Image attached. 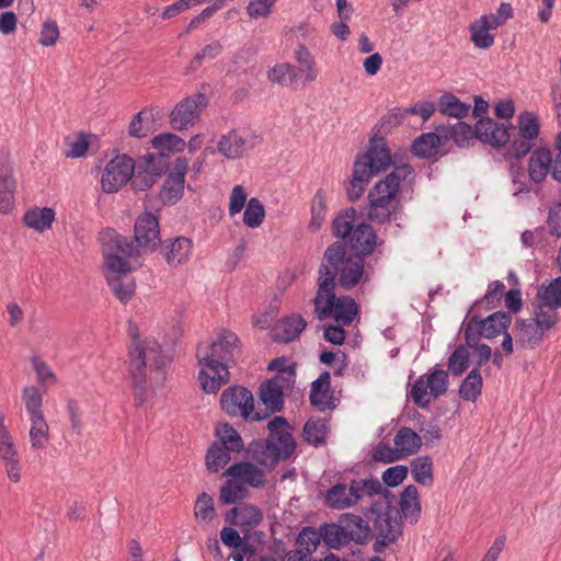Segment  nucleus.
Masks as SVG:
<instances>
[{"instance_id": "nucleus-57", "label": "nucleus", "mask_w": 561, "mask_h": 561, "mask_svg": "<svg viewBox=\"0 0 561 561\" xmlns=\"http://www.w3.org/2000/svg\"><path fill=\"white\" fill-rule=\"evenodd\" d=\"M194 515L197 520L209 523L216 517L214 499L206 492L198 495L194 505Z\"/></svg>"}, {"instance_id": "nucleus-18", "label": "nucleus", "mask_w": 561, "mask_h": 561, "mask_svg": "<svg viewBox=\"0 0 561 561\" xmlns=\"http://www.w3.org/2000/svg\"><path fill=\"white\" fill-rule=\"evenodd\" d=\"M188 169V161L185 158H178L174 162L172 172L167 176L160 198L164 204H175L183 196L185 174Z\"/></svg>"}, {"instance_id": "nucleus-45", "label": "nucleus", "mask_w": 561, "mask_h": 561, "mask_svg": "<svg viewBox=\"0 0 561 561\" xmlns=\"http://www.w3.org/2000/svg\"><path fill=\"white\" fill-rule=\"evenodd\" d=\"M482 376L478 368H473L459 387V396L466 401H476L481 394Z\"/></svg>"}, {"instance_id": "nucleus-34", "label": "nucleus", "mask_w": 561, "mask_h": 561, "mask_svg": "<svg viewBox=\"0 0 561 561\" xmlns=\"http://www.w3.org/2000/svg\"><path fill=\"white\" fill-rule=\"evenodd\" d=\"M152 147L159 151V156L167 160L171 153L182 152L186 142L180 136L171 133L157 135L151 140Z\"/></svg>"}, {"instance_id": "nucleus-60", "label": "nucleus", "mask_w": 561, "mask_h": 561, "mask_svg": "<svg viewBox=\"0 0 561 561\" xmlns=\"http://www.w3.org/2000/svg\"><path fill=\"white\" fill-rule=\"evenodd\" d=\"M325 204L324 194L322 191H318L313 197L311 206V220L309 222V229L311 231H318L325 219Z\"/></svg>"}, {"instance_id": "nucleus-51", "label": "nucleus", "mask_w": 561, "mask_h": 561, "mask_svg": "<svg viewBox=\"0 0 561 561\" xmlns=\"http://www.w3.org/2000/svg\"><path fill=\"white\" fill-rule=\"evenodd\" d=\"M297 76V69L288 62L275 65L267 72V79L271 82L285 87L291 85L296 81Z\"/></svg>"}, {"instance_id": "nucleus-58", "label": "nucleus", "mask_w": 561, "mask_h": 561, "mask_svg": "<svg viewBox=\"0 0 561 561\" xmlns=\"http://www.w3.org/2000/svg\"><path fill=\"white\" fill-rule=\"evenodd\" d=\"M0 459L3 463V467L5 469V472L8 474V478L11 482L18 483L21 480V471L22 466L20 462L19 453L16 449V446L12 448V450H9L4 453L2 456H0Z\"/></svg>"}, {"instance_id": "nucleus-13", "label": "nucleus", "mask_w": 561, "mask_h": 561, "mask_svg": "<svg viewBox=\"0 0 561 561\" xmlns=\"http://www.w3.org/2000/svg\"><path fill=\"white\" fill-rule=\"evenodd\" d=\"M221 409L231 416H242L244 420L260 421L262 416L254 412V399L243 387H230L220 398Z\"/></svg>"}, {"instance_id": "nucleus-64", "label": "nucleus", "mask_w": 561, "mask_h": 561, "mask_svg": "<svg viewBox=\"0 0 561 561\" xmlns=\"http://www.w3.org/2000/svg\"><path fill=\"white\" fill-rule=\"evenodd\" d=\"M519 135L522 138L535 139L539 133L538 121L531 113L525 112L518 117Z\"/></svg>"}, {"instance_id": "nucleus-48", "label": "nucleus", "mask_w": 561, "mask_h": 561, "mask_svg": "<svg viewBox=\"0 0 561 561\" xmlns=\"http://www.w3.org/2000/svg\"><path fill=\"white\" fill-rule=\"evenodd\" d=\"M537 300L556 309L561 308V276L548 285H541L537 291Z\"/></svg>"}, {"instance_id": "nucleus-42", "label": "nucleus", "mask_w": 561, "mask_h": 561, "mask_svg": "<svg viewBox=\"0 0 561 561\" xmlns=\"http://www.w3.org/2000/svg\"><path fill=\"white\" fill-rule=\"evenodd\" d=\"M440 138L435 133H426L417 137L412 145V152L420 158H430L437 153Z\"/></svg>"}, {"instance_id": "nucleus-7", "label": "nucleus", "mask_w": 561, "mask_h": 561, "mask_svg": "<svg viewBox=\"0 0 561 561\" xmlns=\"http://www.w3.org/2000/svg\"><path fill=\"white\" fill-rule=\"evenodd\" d=\"M381 482L376 479L352 480L350 484L336 483L331 486L325 495V504L332 510H346L355 506L365 497H370L382 492Z\"/></svg>"}, {"instance_id": "nucleus-55", "label": "nucleus", "mask_w": 561, "mask_h": 561, "mask_svg": "<svg viewBox=\"0 0 561 561\" xmlns=\"http://www.w3.org/2000/svg\"><path fill=\"white\" fill-rule=\"evenodd\" d=\"M356 210L348 208L344 213L336 216L333 220L334 234L342 239H348L354 230Z\"/></svg>"}, {"instance_id": "nucleus-35", "label": "nucleus", "mask_w": 561, "mask_h": 561, "mask_svg": "<svg viewBox=\"0 0 561 561\" xmlns=\"http://www.w3.org/2000/svg\"><path fill=\"white\" fill-rule=\"evenodd\" d=\"M54 220L55 211L50 207L32 208L27 210L23 217L24 224L38 232L49 229Z\"/></svg>"}, {"instance_id": "nucleus-12", "label": "nucleus", "mask_w": 561, "mask_h": 561, "mask_svg": "<svg viewBox=\"0 0 561 561\" xmlns=\"http://www.w3.org/2000/svg\"><path fill=\"white\" fill-rule=\"evenodd\" d=\"M135 173V161L127 154H117L104 167L101 176V188L106 194L118 192Z\"/></svg>"}, {"instance_id": "nucleus-44", "label": "nucleus", "mask_w": 561, "mask_h": 561, "mask_svg": "<svg viewBox=\"0 0 561 561\" xmlns=\"http://www.w3.org/2000/svg\"><path fill=\"white\" fill-rule=\"evenodd\" d=\"M530 319L543 331L548 332L559 322V314L556 308L542 301H538L534 310V316Z\"/></svg>"}, {"instance_id": "nucleus-3", "label": "nucleus", "mask_w": 561, "mask_h": 561, "mask_svg": "<svg viewBox=\"0 0 561 561\" xmlns=\"http://www.w3.org/2000/svg\"><path fill=\"white\" fill-rule=\"evenodd\" d=\"M335 274L328 266L319 267L318 290L313 299L319 320L333 319L335 323L350 325L358 314V305L350 296L335 295Z\"/></svg>"}, {"instance_id": "nucleus-14", "label": "nucleus", "mask_w": 561, "mask_h": 561, "mask_svg": "<svg viewBox=\"0 0 561 561\" xmlns=\"http://www.w3.org/2000/svg\"><path fill=\"white\" fill-rule=\"evenodd\" d=\"M208 100L203 93H195L179 102L170 113V125L182 131L193 126L207 106Z\"/></svg>"}, {"instance_id": "nucleus-43", "label": "nucleus", "mask_w": 561, "mask_h": 561, "mask_svg": "<svg viewBox=\"0 0 561 561\" xmlns=\"http://www.w3.org/2000/svg\"><path fill=\"white\" fill-rule=\"evenodd\" d=\"M248 488L236 478L229 477L219 491V501L224 505L233 504L248 496Z\"/></svg>"}, {"instance_id": "nucleus-39", "label": "nucleus", "mask_w": 561, "mask_h": 561, "mask_svg": "<svg viewBox=\"0 0 561 561\" xmlns=\"http://www.w3.org/2000/svg\"><path fill=\"white\" fill-rule=\"evenodd\" d=\"M438 110L445 116L463 118L468 115L470 105L462 103L453 93L446 92L438 100Z\"/></svg>"}, {"instance_id": "nucleus-32", "label": "nucleus", "mask_w": 561, "mask_h": 561, "mask_svg": "<svg viewBox=\"0 0 561 561\" xmlns=\"http://www.w3.org/2000/svg\"><path fill=\"white\" fill-rule=\"evenodd\" d=\"M250 148L249 140L234 129L222 135L218 141V151L228 159H238Z\"/></svg>"}, {"instance_id": "nucleus-56", "label": "nucleus", "mask_w": 561, "mask_h": 561, "mask_svg": "<svg viewBox=\"0 0 561 561\" xmlns=\"http://www.w3.org/2000/svg\"><path fill=\"white\" fill-rule=\"evenodd\" d=\"M265 217L264 206L256 197L249 199L243 214V222L249 228H257L261 226Z\"/></svg>"}, {"instance_id": "nucleus-1", "label": "nucleus", "mask_w": 561, "mask_h": 561, "mask_svg": "<svg viewBox=\"0 0 561 561\" xmlns=\"http://www.w3.org/2000/svg\"><path fill=\"white\" fill-rule=\"evenodd\" d=\"M238 336L230 331H221L211 343H201L196 357L199 366L198 380L207 393H216L228 383V363L239 352Z\"/></svg>"}, {"instance_id": "nucleus-63", "label": "nucleus", "mask_w": 561, "mask_h": 561, "mask_svg": "<svg viewBox=\"0 0 561 561\" xmlns=\"http://www.w3.org/2000/svg\"><path fill=\"white\" fill-rule=\"evenodd\" d=\"M222 51V45L218 41H214L206 45L199 53H197L190 62V69L197 70L205 60L216 58Z\"/></svg>"}, {"instance_id": "nucleus-21", "label": "nucleus", "mask_w": 561, "mask_h": 561, "mask_svg": "<svg viewBox=\"0 0 561 561\" xmlns=\"http://www.w3.org/2000/svg\"><path fill=\"white\" fill-rule=\"evenodd\" d=\"M262 519V512L249 503H241L232 507L226 515V522L239 527L242 531H250L255 528Z\"/></svg>"}, {"instance_id": "nucleus-53", "label": "nucleus", "mask_w": 561, "mask_h": 561, "mask_svg": "<svg viewBox=\"0 0 561 561\" xmlns=\"http://www.w3.org/2000/svg\"><path fill=\"white\" fill-rule=\"evenodd\" d=\"M411 471L414 480L423 485L433 483V462L430 457L415 458L411 463Z\"/></svg>"}, {"instance_id": "nucleus-11", "label": "nucleus", "mask_w": 561, "mask_h": 561, "mask_svg": "<svg viewBox=\"0 0 561 561\" xmlns=\"http://www.w3.org/2000/svg\"><path fill=\"white\" fill-rule=\"evenodd\" d=\"M448 373L440 368L420 376L412 385L409 396L421 409H426L432 399H437L447 392Z\"/></svg>"}, {"instance_id": "nucleus-15", "label": "nucleus", "mask_w": 561, "mask_h": 561, "mask_svg": "<svg viewBox=\"0 0 561 561\" xmlns=\"http://www.w3.org/2000/svg\"><path fill=\"white\" fill-rule=\"evenodd\" d=\"M168 168V161L149 153L135 163L133 186L136 191H147L152 187Z\"/></svg>"}, {"instance_id": "nucleus-54", "label": "nucleus", "mask_w": 561, "mask_h": 561, "mask_svg": "<svg viewBox=\"0 0 561 561\" xmlns=\"http://www.w3.org/2000/svg\"><path fill=\"white\" fill-rule=\"evenodd\" d=\"M327 433V422L322 419H309L304 426L305 439L314 446L324 443Z\"/></svg>"}, {"instance_id": "nucleus-4", "label": "nucleus", "mask_w": 561, "mask_h": 561, "mask_svg": "<svg viewBox=\"0 0 561 561\" xmlns=\"http://www.w3.org/2000/svg\"><path fill=\"white\" fill-rule=\"evenodd\" d=\"M102 245L112 248L126 257H138L142 253L153 252L160 244V228L157 217L151 213L139 216L135 222L134 240H128L107 229L100 233Z\"/></svg>"}, {"instance_id": "nucleus-49", "label": "nucleus", "mask_w": 561, "mask_h": 561, "mask_svg": "<svg viewBox=\"0 0 561 561\" xmlns=\"http://www.w3.org/2000/svg\"><path fill=\"white\" fill-rule=\"evenodd\" d=\"M216 435L219 439L218 444L231 451L239 453L243 448L241 436L228 423L220 424L216 428Z\"/></svg>"}, {"instance_id": "nucleus-10", "label": "nucleus", "mask_w": 561, "mask_h": 561, "mask_svg": "<svg viewBox=\"0 0 561 561\" xmlns=\"http://www.w3.org/2000/svg\"><path fill=\"white\" fill-rule=\"evenodd\" d=\"M282 364L280 359H275L270 364L268 368L276 369L277 374L260 387V399L266 409L272 412H278L283 409L284 391L295 382L294 368L280 367Z\"/></svg>"}, {"instance_id": "nucleus-40", "label": "nucleus", "mask_w": 561, "mask_h": 561, "mask_svg": "<svg viewBox=\"0 0 561 561\" xmlns=\"http://www.w3.org/2000/svg\"><path fill=\"white\" fill-rule=\"evenodd\" d=\"M330 374L322 373L311 385L310 402L312 405L324 410L329 403Z\"/></svg>"}, {"instance_id": "nucleus-46", "label": "nucleus", "mask_w": 561, "mask_h": 561, "mask_svg": "<svg viewBox=\"0 0 561 561\" xmlns=\"http://www.w3.org/2000/svg\"><path fill=\"white\" fill-rule=\"evenodd\" d=\"M321 536L327 546L332 549H339L346 546L350 540L345 534L342 524H325L321 527Z\"/></svg>"}, {"instance_id": "nucleus-27", "label": "nucleus", "mask_w": 561, "mask_h": 561, "mask_svg": "<svg viewBox=\"0 0 561 561\" xmlns=\"http://www.w3.org/2000/svg\"><path fill=\"white\" fill-rule=\"evenodd\" d=\"M348 249L360 255L370 254L376 245V234L368 224L357 225L348 238Z\"/></svg>"}, {"instance_id": "nucleus-31", "label": "nucleus", "mask_w": 561, "mask_h": 561, "mask_svg": "<svg viewBox=\"0 0 561 561\" xmlns=\"http://www.w3.org/2000/svg\"><path fill=\"white\" fill-rule=\"evenodd\" d=\"M552 153L547 148H538L530 154L528 162L529 178L535 183L542 182L550 172Z\"/></svg>"}, {"instance_id": "nucleus-29", "label": "nucleus", "mask_w": 561, "mask_h": 561, "mask_svg": "<svg viewBox=\"0 0 561 561\" xmlns=\"http://www.w3.org/2000/svg\"><path fill=\"white\" fill-rule=\"evenodd\" d=\"M412 174V168L409 164L396 165L394 170L383 180L375 185H380L379 195L391 202H396L401 181L408 179Z\"/></svg>"}, {"instance_id": "nucleus-9", "label": "nucleus", "mask_w": 561, "mask_h": 561, "mask_svg": "<svg viewBox=\"0 0 561 561\" xmlns=\"http://www.w3.org/2000/svg\"><path fill=\"white\" fill-rule=\"evenodd\" d=\"M512 322L510 313L496 311L482 319L479 316H467L463 321V336L468 345H474L481 339H494L505 333Z\"/></svg>"}, {"instance_id": "nucleus-24", "label": "nucleus", "mask_w": 561, "mask_h": 561, "mask_svg": "<svg viewBox=\"0 0 561 561\" xmlns=\"http://www.w3.org/2000/svg\"><path fill=\"white\" fill-rule=\"evenodd\" d=\"M224 476L236 478L244 486L260 488L265 484V472L252 462L242 461L231 465Z\"/></svg>"}, {"instance_id": "nucleus-20", "label": "nucleus", "mask_w": 561, "mask_h": 561, "mask_svg": "<svg viewBox=\"0 0 561 561\" xmlns=\"http://www.w3.org/2000/svg\"><path fill=\"white\" fill-rule=\"evenodd\" d=\"M401 528L398 512L394 510L378 514L374 520V530L378 536V542L382 546L394 542L401 535Z\"/></svg>"}, {"instance_id": "nucleus-38", "label": "nucleus", "mask_w": 561, "mask_h": 561, "mask_svg": "<svg viewBox=\"0 0 561 561\" xmlns=\"http://www.w3.org/2000/svg\"><path fill=\"white\" fill-rule=\"evenodd\" d=\"M153 110L142 108L130 121L128 126V134L131 137L145 138L152 131L153 126Z\"/></svg>"}, {"instance_id": "nucleus-26", "label": "nucleus", "mask_w": 561, "mask_h": 561, "mask_svg": "<svg viewBox=\"0 0 561 561\" xmlns=\"http://www.w3.org/2000/svg\"><path fill=\"white\" fill-rule=\"evenodd\" d=\"M380 185H374L368 193V218L377 224H385L390 220L396 210L394 202H391L379 195Z\"/></svg>"}, {"instance_id": "nucleus-25", "label": "nucleus", "mask_w": 561, "mask_h": 561, "mask_svg": "<svg viewBox=\"0 0 561 561\" xmlns=\"http://www.w3.org/2000/svg\"><path fill=\"white\" fill-rule=\"evenodd\" d=\"M307 327V321L298 313L283 317L274 327V340L289 343L296 340Z\"/></svg>"}, {"instance_id": "nucleus-2", "label": "nucleus", "mask_w": 561, "mask_h": 561, "mask_svg": "<svg viewBox=\"0 0 561 561\" xmlns=\"http://www.w3.org/2000/svg\"><path fill=\"white\" fill-rule=\"evenodd\" d=\"M133 342L129 347V373L133 379V396L136 405H142L148 398V376L149 369L156 374L157 382L164 379L162 368L167 363V357L162 354L161 346L154 339L140 340L138 335L131 333Z\"/></svg>"}, {"instance_id": "nucleus-41", "label": "nucleus", "mask_w": 561, "mask_h": 561, "mask_svg": "<svg viewBox=\"0 0 561 561\" xmlns=\"http://www.w3.org/2000/svg\"><path fill=\"white\" fill-rule=\"evenodd\" d=\"M294 57L299 65V69L297 71L304 73L305 80L307 82L316 81L319 76V70L309 49L301 44L295 49Z\"/></svg>"}, {"instance_id": "nucleus-62", "label": "nucleus", "mask_w": 561, "mask_h": 561, "mask_svg": "<svg viewBox=\"0 0 561 561\" xmlns=\"http://www.w3.org/2000/svg\"><path fill=\"white\" fill-rule=\"evenodd\" d=\"M450 137L460 148H468L476 138L474 130L463 122H458L451 127Z\"/></svg>"}, {"instance_id": "nucleus-47", "label": "nucleus", "mask_w": 561, "mask_h": 561, "mask_svg": "<svg viewBox=\"0 0 561 561\" xmlns=\"http://www.w3.org/2000/svg\"><path fill=\"white\" fill-rule=\"evenodd\" d=\"M22 400L28 417L44 415L43 393L36 386H27L22 390Z\"/></svg>"}, {"instance_id": "nucleus-59", "label": "nucleus", "mask_w": 561, "mask_h": 561, "mask_svg": "<svg viewBox=\"0 0 561 561\" xmlns=\"http://www.w3.org/2000/svg\"><path fill=\"white\" fill-rule=\"evenodd\" d=\"M371 178L364 171L362 165H354L353 170V179L350 183V187L347 188V195L351 201H357L364 190L365 184L370 180Z\"/></svg>"}, {"instance_id": "nucleus-50", "label": "nucleus", "mask_w": 561, "mask_h": 561, "mask_svg": "<svg viewBox=\"0 0 561 561\" xmlns=\"http://www.w3.org/2000/svg\"><path fill=\"white\" fill-rule=\"evenodd\" d=\"M470 347L466 345H458L450 354L447 363L448 371L454 376L462 375L469 367Z\"/></svg>"}, {"instance_id": "nucleus-23", "label": "nucleus", "mask_w": 561, "mask_h": 561, "mask_svg": "<svg viewBox=\"0 0 561 561\" xmlns=\"http://www.w3.org/2000/svg\"><path fill=\"white\" fill-rule=\"evenodd\" d=\"M547 334L530 318L519 319L514 327V336L517 346L534 350L539 346Z\"/></svg>"}, {"instance_id": "nucleus-33", "label": "nucleus", "mask_w": 561, "mask_h": 561, "mask_svg": "<svg viewBox=\"0 0 561 561\" xmlns=\"http://www.w3.org/2000/svg\"><path fill=\"white\" fill-rule=\"evenodd\" d=\"M402 516L410 523H416L421 513L419 491L414 485H408L399 501Z\"/></svg>"}, {"instance_id": "nucleus-16", "label": "nucleus", "mask_w": 561, "mask_h": 561, "mask_svg": "<svg viewBox=\"0 0 561 561\" xmlns=\"http://www.w3.org/2000/svg\"><path fill=\"white\" fill-rule=\"evenodd\" d=\"M390 164V151L382 137L371 138L366 153L359 156L354 163V165H362L370 178L385 171Z\"/></svg>"}, {"instance_id": "nucleus-52", "label": "nucleus", "mask_w": 561, "mask_h": 561, "mask_svg": "<svg viewBox=\"0 0 561 561\" xmlns=\"http://www.w3.org/2000/svg\"><path fill=\"white\" fill-rule=\"evenodd\" d=\"M231 450L222 447L221 445L214 443L206 455V467L210 472H218L224 468L231 459Z\"/></svg>"}, {"instance_id": "nucleus-61", "label": "nucleus", "mask_w": 561, "mask_h": 561, "mask_svg": "<svg viewBox=\"0 0 561 561\" xmlns=\"http://www.w3.org/2000/svg\"><path fill=\"white\" fill-rule=\"evenodd\" d=\"M33 369L37 381L43 388H49L57 383V377L50 366L38 357L32 358Z\"/></svg>"}, {"instance_id": "nucleus-6", "label": "nucleus", "mask_w": 561, "mask_h": 561, "mask_svg": "<svg viewBox=\"0 0 561 561\" xmlns=\"http://www.w3.org/2000/svg\"><path fill=\"white\" fill-rule=\"evenodd\" d=\"M324 260L328 262L324 265L335 274V277L339 275V284L345 290L368 280L364 256L351 251L343 242H334L328 247Z\"/></svg>"}, {"instance_id": "nucleus-17", "label": "nucleus", "mask_w": 561, "mask_h": 561, "mask_svg": "<svg viewBox=\"0 0 561 561\" xmlns=\"http://www.w3.org/2000/svg\"><path fill=\"white\" fill-rule=\"evenodd\" d=\"M14 164L8 153L0 154V213L10 214L15 205Z\"/></svg>"}, {"instance_id": "nucleus-37", "label": "nucleus", "mask_w": 561, "mask_h": 561, "mask_svg": "<svg viewBox=\"0 0 561 561\" xmlns=\"http://www.w3.org/2000/svg\"><path fill=\"white\" fill-rule=\"evenodd\" d=\"M30 421V443L32 448L34 449H44L46 448L49 442V426L45 419V415L39 416H31Z\"/></svg>"}, {"instance_id": "nucleus-30", "label": "nucleus", "mask_w": 561, "mask_h": 561, "mask_svg": "<svg viewBox=\"0 0 561 561\" xmlns=\"http://www.w3.org/2000/svg\"><path fill=\"white\" fill-rule=\"evenodd\" d=\"M339 519L350 541L364 543L370 538L371 529L360 516L346 513Z\"/></svg>"}, {"instance_id": "nucleus-22", "label": "nucleus", "mask_w": 561, "mask_h": 561, "mask_svg": "<svg viewBox=\"0 0 561 561\" xmlns=\"http://www.w3.org/2000/svg\"><path fill=\"white\" fill-rule=\"evenodd\" d=\"M476 138L492 146H504L510 140L508 127L491 118L479 119L474 127Z\"/></svg>"}, {"instance_id": "nucleus-36", "label": "nucleus", "mask_w": 561, "mask_h": 561, "mask_svg": "<svg viewBox=\"0 0 561 561\" xmlns=\"http://www.w3.org/2000/svg\"><path fill=\"white\" fill-rule=\"evenodd\" d=\"M393 443L402 457L417 453L422 444V438L410 427H402L396 434Z\"/></svg>"}, {"instance_id": "nucleus-5", "label": "nucleus", "mask_w": 561, "mask_h": 561, "mask_svg": "<svg viewBox=\"0 0 561 561\" xmlns=\"http://www.w3.org/2000/svg\"><path fill=\"white\" fill-rule=\"evenodd\" d=\"M267 428L270 431L267 438L255 443L252 453L259 463L273 468L280 460L291 456L296 449V443L284 417L275 416L268 422Z\"/></svg>"}, {"instance_id": "nucleus-8", "label": "nucleus", "mask_w": 561, "mask_h": 561, "mask_svg": "<svg viewBox=\"0 0 561 561\" xmlns=\"http://www.w3.org/2000/svg\"><path fill=\"white\" fill-rule=\"evenodd\" d=\"M105 277L113 294L122 302H127L135 294L136 284L129 273L135 268L119 252L102 245Z\"/></svg>"}, {"instance_id": "nucleus-19", "label": "nucleus", "mask_w": 561, "mask_h": 561, "mask_svg": "<svg viewBox=\"0 0 561 561\" xmlns=\"http://www.w3.org/2000/svg\"><path fill=\"white\" fill-rule=\"evenodd\" d=\"M192 253L193 241L186 237L168 239L161 244V255L171 267L186 264Z\"/></svg>"}, {"instance_id": "nucleus-28", "label": "nucleus", "mask_w": 561, "mask_h": 561, "mask_svg": "<svg viewBox=\"0 0 561 561\" xmlns=\"http://www.w3.org/2000/svg\"><path fill=\"white\" fill-rule=\"evenodd\" d=\"M497 27L491 24V21L483 14L479 19L472 21L469 26L470 41L474 47L480 49H489L493 46L495 37L490 33Z\"/></svg>"}]
</instances>
